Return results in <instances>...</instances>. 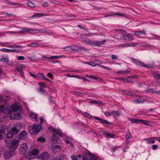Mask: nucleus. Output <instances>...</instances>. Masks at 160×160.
Listing matches in <instances>:
<instances>
[{
  "instance_id": "obj_16",
  "label": "nucleus",
  "mask_w": 160,
  "mask_h": 160,
  "mask_svg": "<svg viewBox=\"0 0 160 160\" xmlns=\"http://www.w3.org/2000/svg\"><path fill=\"white\" fill-rule=\"evenodd\" d=\"M71 49V51H73L74 52H78V51L81 50L82 49V48L80 47H74L73 46L72 47H69Z\"/></svg>"
},
{
  "instance_id": "obj_31",
  "label": "nucleus",
  "mask_w": 160,
  "mask_h": 160,
  "mask_svg": "<svg viewBox=\"0 0 160 160\" xmlns=\"http://www.w3.org/2000/svg\"><path fill=\"white\" fill-rule=\"evenodd\" d=\"M21 115L18 113H15L14 115V118L16 119H19L21 118Z\"/></svg>"
},
{
  "instance_id": "obj_62",
  "label": "nucleus",
  "mask_w": 160,
  "mask_h": 160,
  "mask_svg": "<svg viewBox=\"0 0 160 160\" xmlns=\"http://www.w3.org/2000/svg\"><path fill=\"white\" fill-rule=\"evenodd\" d=\"M69 47H72V46H68L67 47H65V48H63V49H68V51H71V49Z\"/></svg>"
},
{
  "instance_id": "obj_34",
  "label": "nucleus",
  "mask_w": 160,
  "mask_h": 160,
  "mask_svg": "<svg viewBox=\"0 0 160 160\" xmlns=\"http://www.w3.org/2000/svg\"><path fill=\"white\" fill-rule=\"evenodd\" d=\"M105 42V40H103V41L100 42L97 41V46H100V45L103 44Z\"/></svg>"
},
{
  "instance_id": "obj_64",
  "label": "nucleus",
  "mask_w": 160,
  "mask_h": 160,
  "mask_svg": "<svg viewBox=\"0 0 160 160\" xmlns=\"http://www.w3.org/2000/svg\"><path fill=\"white\" fill-rule=\"evenodd\" d=\"M39 92L41 93L42 94L44 92V90L42 88L39 89Z\"/></svg>"
},
{
  "instance_id": "obj_1",
  "label": "nucleus",
  "mask_w": 160,
  "mask_h": 160,
  "mask_svg": "<svg viewBox=\"0 0 160 160\" xmlns=\"http://www.w3.org/2000/svg\"><path fill=\"white\" fill-rule=\"evenodd\" d=\"M22 128V125L20 123L15 124L7 134L8 138H12L14 135H16Z\"/></svg>"
},
{
  "instance_id": "obj_39",
  "label": "nucleus",
  "mask_w": 160,
  "mask_h": 160,
  "mask_svg": "<svg viewBox=\"0 0 160 160\" xmlns=\"http://www.w3.org/2000/svg\"><path fill=\"white\" fill-rule=\"evenodd\" d=\"M112 112L113 113L117 116H118L120 114V112L117 111L113 110L112 111Z\"/></svg>"
},
{
  "instance_id": "obj_49",
  "label": "nucleus",
  "mask_w": 160,
  "mask_h": 160,
  "mask_svg": "<svg viewBox=\"0 0 160 160\" xmlns=\"http://www.w3.org/2000/svg\"><path fill=\"white\" fill-rule=\"evenodd\" d=\"M138 45L137 43H134L131 44H127V45L128 46H132V47H135L136 46Z\"/></svg>"
},
{
  "instance_id": "obj_45",
  "label": "nucleus",
  "mask_w": 160,
  "mask_h": 160,
  "mask_svg": "<svg viewBox=\"0 0 160 160\" xmlns=\"http://www.w3.org/2000/svg\"><path fill=\"white\" fill-rule=\"evenodd\" d=\"M152 139V138H145L144 139L146 141L148 142V143H151Z\"/></svg>"
},
{
  "instance_id": "obj_55",
  "label": "nucleus",
  "mask_w": 160,
  "mask_h": 160,
  "mask_svg": "<svg viewBox=\"0 0 160 160\" xmlns=\"http://www.w3.org/2000/svg\"><path fill=\"white\" fill-rule=\"evenodd\" d=\"M157 147H158V146L155 144L153 145L152 146V149L153 150H156V149H157Z\"/></svg>"
},
{
  "instance_id": "obj_4",
  "label": "nucleus",
  "mask_w": 160,
  "mask_h": 160,
  "mask_svg": "<svg viewBox=\"0 0 160 160\" xmlns=\"http://www.w3.org/2000/svg\"><path fill=\"white\" fill-rule=\"evenodd\" d=\"M42 126L38 124H35L32 129L33 132L35 134H37L42 129Z\"/></svg>"
},
{
  "instance_id": "obj_36",
  "label": "nucleus",
  "mask_w": 160,
  "mask_h": 160,
  "mask_svg": "<svg viewBox=\"0 0 160 160\" xmlns=\"http://www.w3.org/2000/svg\"><path fill=\"white\" fill-rule=\"evenodd\" d=\"M77 157H78V160H88L86 158L82 156L78 155Z\"/></svg>"
},
{
  "instance_id": "obj_11",
  "label": "nucleus",
  "mask_w": 160,
  "mask_h": 160,
  "mask_svg": "<svg viewBox=\"0 0 160 160\" xmlns=\"http://www.w3.org/2000/svg\"><path fill=\"white\" fill-rule=\"evenodd\" d=\"M1 51L7 52H18L19 51L16 49H10L6 48H2L0 49Z\"/></svg>"
},
{
  "instance_id": "obj_42",
  "label": "nucleus",
  "mask_w": 160,
  "mask_h": 160,
  "mask_svg": "<svg viewBox=\"0 0 160 160\" xmlns=\"http://www.w3.org/2000/svg\"><path fill=\"white\" fill-rule=\"evenodd\" d=\"M90 102L92 103L98 104H100L101 103V102L96 100H94L93 101H91Z\"/></svg>"
},
{
  "instance_id": "obj_12",
  "label": "nucleus",
  "mask_w": 160,
  "mask_h": 160,
  "mask_svg": "<svg viewBox=\"0 0 160 160\" xmlns=\"http://www.w3.org/2000/svg\"><path fill=\"white\" fill-rule=\"evenodd\" d=\"M117 15L120 16H124V14L120 13V12H116L114 13H112L111 15H106L105 16V18H106L108 17H110V16H114L115 15Z\"/></svg>"
},
{
  "instance_id": "obj_53",
  "label": "nucleus",
  "mask_w": 160,
  "mask_h": 160,
  "mask_svg": "<svg viewBox=\"0 0 160 160\" xmlns=\"http://www.w3.org/2000/svg\"><path fill=\"white\" fill-rule=\"evenodd\" d=\"M111 58L112 60L116 59L117 58V56L115 55H112L111 56Z\"/></svg>"
},
{
  "instance_id": "obj_61",
  "label": "nucleus",
  "mask_w": 160,
  "mask_h": 160,
  "mask_svg": "<svg viewBox=\"0 0 160 160\" xmlns=\"http://www.w3.org/2000/svg\"><path fill=\"white\" fill-rule=\"evenodd\" d=\"M37 77L41 78L43 76V74L42 73H38L37 74Z\"/></svg>"
},
{
  "instance_id": "obj_43",
  "label": "nucleus",
  "mask_w": 160,
  "mask_h": 160,
  "mask_svg": "<svg viewBox=\"0 0 160 160\" xmlns=\"http://www.w3.org/2000/svg\"><path fill=\"white\" fill-rule=\"evenodd\" d=\"M71 158L72 160H78V157L74 155H72Z\"/></svg>"
},
{
  "instance_id": "obj_51",
  "label": "nucleus",
  "mask_w": 160,
  "mask_h": 160,
  "mask_svg": "<svg viewBox=\"0 0 160 160\" xmlns=\"http://www.w3.org/2000/svg\"><path fill=\"white\" fill-rule=\"evenodd\" d=\"M105 114V115L108 117V116H110L111 115V114L109 112H106L104 113Z\"/></svg>"
},
{
  "instance_id": "obj_18",
  "label": "nucleus",
  "mask_w": 160,
  "mask_h": 160,
  "mask_svg": "<svg viewBox=\"0 0 160 160\" xmlns=\"http://www.w3.org/2000/svg\"><path fill=\"white\" fill-rule=\"evenodd\" d=\"M40 46L38 43L37 42H35L33 43H32L30 44H28L27 45L28 47H39Z\"/></svg>"
},
{
  "instance_id": "obj_6",
  "label": "nucleus",
  "mask_w": 160,
  "mask_h": 160,
  "mask_svg": "<svg viewBox=\"0 0 160 160\" xmlns=\"http://www.w3.org/2000/svg\"><path fill=\"white\" fill-rule=\"evenodd\" d=\"M10 151L5 152L3 156L5 159H8L14 156L15 153L14 150Z\"/></svg>"
},
{
  "instance_id": "obj_26",
  "label": "nucleus",
  "mask_w": 160,
  "mask_h": 160,
  "mask_svg": "<svg viewBox=\"0 0 160 160\" xmlns=\"http://www.w3.org/2000/svg\"><path fill=\"white\" fill-rule=\"evenodd\" d=\"M0 61L3 62H9L8 58H3L0 60Z\"/></svg>"
},
{
  "instance_id": "obj_13",
  "label": "nucleus",
  "mask_w": 160,
  "mask_h": 160,
  "mask_svg": "<svg viewBox=\"0 0 160 160\" xmlns=\"http://www.w3.org/2000/svg\"><path fill=\"white\" fill-rule=\"evenodd\" d=\"M31 117L32 118V119L34 121H37L38 115L34 112H31L30 113Z\"/></svg>"
},
{
  "instance_id": "obj_2",
  "label": "nucleus",
  "mask_w": 160,
  "mask_h": 160,
  "mask_svg": "<svg viewBox=\"0 0 160 160\" xmlns=\"http://www.w3.org/2000/svg\"><path fill=\"white\" fill-rule=\"evenodd\" d=\"M49 129L50 131H52L54 132V133L53 134V137L52 138V141L53 142H54V141H56V138L58 137V135L59 136H61V134L59 132H58L55 129L50 127L49 128Z\"/></svg>"
},
{
  "instance_id": "obj_15",
  "label": "nucleus",
  "mask_w": 160,
  "mask_h": 160,
  "mask_svg": "<svg viewBox=\"0 0 160 160\" xmlns=\"http://www.w3.org/2000/svg\"><path fill=\"white\" fill-rule=\"evenodd\" d=\"M123 38L126 41H132L133 39V37L129 34L124 36Z\"/></svg>"
},
{
  "instance_id": "obj_35",
  "label": "nucleus",
  "mask_w": 160,
  "mask_h": 160,
  "mask_svg": "<svg viewBox=\"0 0 160 160\" xmlns=\"http://www.w3.org/2000/svg\"><path fill=\"white\" fill-rule=\"evenodd\" d=\"M28 150H26V149L23 148H19V152L22 154H24Z\"/></svg>"
},
{
  "instance_id": "obj_14",
  "label": "nucleus",
  "mask_w": 160,
  "mask_h": 160,
  "mask_svg": "<svg viewBox=\"0 0 160 160\" xmlns=\"http://www.w3.org/2000/svg\"><path fill=\"white\" fill-rule=\"evenodd\" d=\"M65 158V155L61 154L57 156L53 160H63Z\"/></svg>"
},
{
  "instance_id": "obj_60",
  "label": "nucleus",
  "mask_w": 160,
  "mask_h": 160,
  "mask_svg": "<svg viewBox=\"0 0 160 160\" xmlns=\"http://www.w3.org/2000/svg\"><path fill=\"white\" fill-rule=\"evenodd\" d=\"M90 159L91 160H97V159L95 158V157L93 155L91 156Z\"/></svg>"
},
{
  "instance_id": "obj_44",
  "label": "nucleus",
  "mask_w": 160,
  "mask_h": 160,
  "mask_svg": "<svg viewBox=\"0 0 160 160\" xmlns=\"http://www.w3.org/2000/svg\"><path fill=\"white\" fill-rule=\"evenodd\" d=\"M5 113H7L8 114H10L11 113L12 111L8 109H6L4 111Z\"/></svg>"
},
{
  "instance_id": "obj_50",
  "label": "nucleus",
  "mask_w": 160,
  "mask_h": 160,
  "mask_svg": "<svg viewBox=\"0 0 160 160\" xmlns=\"http://www.w3.org/2000/svg\"><path fill=\"white\" fill-rule=\"evenodd\" d=\"M39 85L42 87H45L46 85L45 83L42 82H40L39 83Z\"/></svg>"
},
{
  "instance_id": "obj_58",
  "label": "nucleus",
  "mask_w": 160,
  "mask_h": 160,
  "mask_svg": "<svg viewBox=\"0 0 160 160\" xmlns=\"http://www.w3.org/2000/svg\"><path fill=\"white\" fill-rule=\"evenodd\" d=\"M18 65L19 66L20 68L22 69V70H23L25 68V66L24 65H22L21 64H19V65Z\"/></svg>"
},
{
  "instance_id": "obj_37",
  "label": "nucleus",
  "mask_w": 160,
  "mask_h": 160,
  "mask_svg": "<svg viewBox=\"0 0 160 160\" xmlns=\"http://www.w3.org/2000/svg\"><path fill=\"white\" fill-rule=\"evenodd\" d=\"M5 135L4 133L3 132V130H0V140L2 138L3 136Z\"/></svg>"
},
{
  "instance_id": "obj_48",
  "label": "nucleus",
  "mask_w": 160,
  "mask_h": 160,
  "mask_svg": "<svg viewBox=\"0 0 160 160\" xmlns=\"http://www.w3.org/2000/svg\"><path fill=\"white\" fill-rule=\"evenodd\" d=\"M7 3L8 5H10L14 6V5H16V4H17V3H14L13 2H7Z\"/></svg>"
},
{
  "instance_id": "obj_46",
  "label": "nucleus",
  "mask_w": 160,
  "mask_h": 160,
  "mask_svg": "<svg viewBox=\"0 0 160 160\" xmlns=\"http://www.w3.org/2000/svg\"><path fill=\"white\" fill-rule=\"evenodd\" d=\"M147 92L149 93H154L155 90L152 89H149L147 90Z\"/></svg>"
},
{
  "instance_id": "obj_32",
  "label": "nucleus",
  "mask_w": 160,
  "mask_h": 160,
  "mask_svg": "<svg viewBox=\"0 0 160 160\" xmlns=\"http://www.w3.org/2000/svg\"><path fill=\"white\" fill-rule=\"evenodd\" d=\"M65 142L67 144H68L69 146H71L72 147L73 146V145L72 143V142L71 141L68 140V139H65Z\"/></svg>"
},
{
  "instance_id": "obj_28",
  "label": "nucleus",
  "mask_w": 160,
  "mask_h": 160,
  "mask_svg": "<svg viewBox=\"0 0 160 160\" xmlns=\"http://www.w3.org/2000/svg\"><path fill=\"white\" fill-rule=\"evenodd\" d=\"M21 148H23L26 150H28V148L26 143H23L22 144L20 147Z\"/></svg>"
},
{
  "instance_id": "obj_21",
  "label": "nucleus",
  "mask_w": 160,
  "mask_h": 160,
  "mask_svg": "<svg viewBox=\"0 0 160 160\" xmlns=\"http://www.w3.org/2000/svg\"><path fill=\"white\" fill-rule=\"evenodd\" d=\"M12 109L13 112H15L20 110V108L18 105H13L12 107Z\"/></svg>"
},
{
  "instance_id": "obj_57",
  "label": "nucleus",
  "mask_w": 160,
  "mask_h": 160,
  "mask_svg": "<svg viewBox=\"0 0 160 160\" xmlns=\"http://www.w3.org/2000/svg\"><path fill=\"white\" fill-rule=\"evenodd\" d=\"M4 105H0V112L4 111Z\"/></svg>"
},
{
  "instance_id": "obj_23",
  "label": "nucleus",
  "mask_w": 160,
  "mask_h": 160,
  "mask_svg": "<svg viewBox=\"0 0 160 160\" xmlns=\"http://www.w3.org/2000/svg\"><path fill=\"white\" fill-rule=\"evenodd\" d=\"M44 15V14L42 13H36L34 15H33L31 17L32 18H35L36 17H42Z\"/></svg>"
},
{
  "instance_id": "obj_19",
  "label": "nucleus",
  "mask_w": 160,
  "mask_h": 160,
  "mask_svg": "<svg viewBox=\"0 0 160 160\" xmlns=\"http://www.w3.org/2000/svg\"><path fill=\"white\" fill-rule=\"evenodd\" d=\"M152 76L155 78L158 79H160V74L157 72H153L152 73Z\"/></svg>"
},
{
  "instance_id": "obj_10",
  "label": "nucleus",
  "mask_w": 160,
  "mask_h": 160,
  "mask_svg": "<svg viewBox=\"0 0 160 160\" xmlns=\"http://www.w3.org/2000/svg\"><path fill=\"white\" fill-rule=\"evenodd\" d=\"M30 32V33H32L33 32H32V29L25 28H22V30H20L19 32H18L17 33L24 34L25 32Z\"/></svg>"
},
{
  "instance_id": "obj_29",
  "label": "nucleus",
  "mask_w": 160,
  "mask_h": 160,
  "mask_svg": "<svg viewBox=\"0 0 160 160\" xmlns=\"http://www.w3.org/2000/svg\"><path fill=\"white\" fill-rule=\"evenodd\" d=\"M37 141L40 142H46V140L44 138H43L42 137H40L38 138Z\"/></svg>"
},
{
  "instance_id": "obj_30",
  "label": "nucleus",
  "mask_w": 160,
  "mask_h": 160,
  "mask_svg": "<svg viewBox=\"0 0 160 160\" xmlns=\"http://www.w3.org/2000/svg\"><path fill=\"white\" fill-rule=\"evenodd\" d=\"M130 121L132 123H137L139 122V119H131Z\"/></svg>"
},
{
  "instance_id": "obj_27",
  "label": "nucleus",
  "mask_w": 160,
  "mask_h": 160,
  "mask_svg": "<svg viewBox=\"0 0 160 160\" xmlns=\"http://www.w3.org/2000/svg\"><path fill=\"white\" fill-rule=\"evenodd\" d=\"M61 146L59 145H55L54 146L53 148V149L54 151H57L58 150L60 149Z\"/></svg>"
},
{
  "instance_id": "obj_9",
  "label": "nucleus",
  "mask_w": 160,
  "mask_h": 160,
  "mask_svg": "<svg viewBox=\"0 0 160 160\" xmlns=\"http://www.w3.org/2000/svg\"><path fill=\"white\" fill-rule=\"evenodd\" d=\"M94 119L96 120H98L102 124L105 123L107 124H110V123L109 121L106 120H104L103 119H101L98 117H95L94 118Z\"/></svg>"
},
{
  "instance_id": "obj_22",
  "label": "nucleus",
  "mask_w": 160,
  "mask_h": 160,
  "mask_svg": "<svg viewBox=\"0 0 160 160\" xmlns=\"http://www.w3.org/2000/svg\"><path fill=\"white\" fill-rule=\"evenodd\" d=\"M16 68L17 71L21 73V76L23 75V70H22V69L18 65L16 66Z\"/></svg>"
},
{
  "instance_id": "obj_40",
  "label": "nucleus",
  "mask_w": 160,
  "mask_h": 160,
  "mask_svg": "<svg viewBox=\"0 0 160 160\" xmlns=\"http://www.w3.org/2000/svg\"><path fill=\"white\" fill-rule=\"evenodd\" d=\"M73 94L79 96L80 95L82 94V93L81 92H80L76 91V92H73Z\"/></svg>"
},
{
  "instance_id": "obj_54",
  "label": "nucleus",
  "mask_w": 160,
  "mask_h": 160,
  "mask_svg": "<svg viewBox=\"0 0 160 160\" xmlns=\"http://www.w3.org/2000/svg\"><path fill=\"white\" fill-rule=\"evenodd\" d=\"M29 74L30 76L32 77H33L34 78H37V75H35L32 73L31 72H29Z\"/></svg>"
},
{
  "instance_id": "obj_63",
  "label": "nucleus",
  "mask_w": 160,
  "mask_h": 160,
  "mask_svg": "<svg viewBox=\"0 0 160 160\" xmlns=\"http://www.w3.org/2000/svg\"><path fill=\"white\" fill-rule=\"evenodd\" d=\"M154 93L156 94L160 95V90H155Z\"/></svg>"
},
{
  "instance_id": "obj_41",
  "label": "nucleus",
  "mask_w": 160,
  "mask_h": 160,
  "mask_svg": "<svg viewBox=\"0 0 160 160\" xmlns=\"http://www.w3.org/2000/svg\"><path fill=\"white\" fill-rule=\"evenodd\" d=\"M94 63L96 64V65L101 64L102 63V61L100 60H95L94 61Z\"/></svg>"
},
{
  "instance_id": "obj_33",
  "label": "nucleus",
  "mask_w": 160,
  "mask_h": 160,
  "mask_svg": "<svg viewBox=\"0 0 160 160\" xmlns=\"http://www.w3.org/2000/svg\"><path fill=\"white\" fill-rule=\"evenodd\" d=\"M104 134L107 136V137L113 138L114 135L112 134L109 133L107 132H104Z\"/></svg>"
},
{
  "instance_id": "obj_7",
  "label": "nucleus",
  "mask_w": 160,
  "mask_h": 160,
  "mask_svg": "<svg viewBox=\"0 0 160 160\" xmlns=\"http://www.w3.org/2000/svg\"><path fill=\"white\" fill-rule=\"evenodd\" d=\"M50 156V155L48 152H45L41 153L38 157L40 159L46 160L49 158Z\"/></svg>"
},
{
  "instance_id": "obj_25",
  "label": "nucleus",
  "mask_w": 160,
  "mask_h": 160,
  "mask_svg": "<svg viewBox=\"0 0 160 160\" xmlns=\"http://www.w3.org/2000/svg\"><path fill=\"white\" fill-rule=\"evenodd\" d=\"M90 78L99 81H101L102 80V79L101 78L93 75H91V76Z\"/></svg>"
},
{
  "instance_id": "obj_3",
  "label": "nucleus",
  "mask_w": 160,
  "mask_h": 160,
  "mask_svg": "<svg viewBox=\"0 0 160 160\" xmlns=\"http://www.w3.org/2000/svg\"><path fill=\"white\" fill-rule=\"evenodd\" d=\"M28 135L27 132L25 130L21 132L18 135V138L19 140H25L28 138Z\"/></svg>"
},
{
  "instance_id": "obj_59",
  "label": "nucleus",
  "mask_w": 160,
  "mask_h": 160,
  "mask_svg": "<svg viewBox=\"0 0 160 160\" xmlns=\"http://www.w3.org/2000/svg\"><path fill=\"white\" fill-rule=\"evenodd\" d=\"M146 122L147 121H146L139 119V122H141L142 123L144 124L145 125H148V124L146 123Z\"/></svg>"
},
{
  "instance_id": "obj_17",
  "label": "nucleus",
  "mask_w": 160,
  "mask_h": 160,
  "mask_svg": "<svg viewBox=\"0 0 160 160\" xmlns=\"http://www.w3.org/2000/svg\"><path fill=\"white\" fill-rule=\"evenodd\" d=\"M62 57V56H51L50 57H48L45 56L42 57V58L45 60H46L44 58H47L49 59H54L56 58H60Z\"/></svg>"
},
{
  "instance_id": "obj_5",
  "label": "nucleus",
  "mask_w": 160,
  "mask_h": 160,
  "mask_svg": "<svg viewBox=\"0 0 160 160\" xmlns=\"http://www.w3.org/2000/svg\"><path fill=\"white\" fill-rule=\"evenodd\" d=\"M11 146H10V149L14 150L18 147L19 145L18 140L14 139L11 143Z\"/></svg>"
},
{
  "instance_id": "obj_56",
  "label": "nucleus",
  "mask_w": 160,
  "mask_h": 160,
  "mask_svg": "<svg viewBox=\"0 0 160 160\" xmlns=\"http://www.w3.org/2000/svg\"><path fill=\"white\" fill-rule=\"evenodd\" d=\"M142 33H143L142 32V31H137V32H135V34H136V35H139V34H142Z\"/></svg>"
},
{
  "instance_id": "obj_24",
  "label": "nucleus",
  "mask_w": 160,
  "mask_h": 160,
  "mask_svg": "<svg viewBox=\"0 0 160 160\" xmlns=\"http://www.w3.org/2000/svg\"><path fill=\"white\" fill-rule=\"evenodd\" d=\"M28 6L30 8H35V5L31 1H28L27 2Z\"/></svg>"
},
{
  "instance_id": "obj_47",
  "label": "nucleus",
  "mask_w": 160,
  "mask_h": 160,
  "mask_svg": "<svg viewBox=\"0 0 160 160\" xmlns=\"http://www.w3.org/2000/svg\"><path fill=\"white\" fill-rule=\"evenodd\" d=\"M33 31H38L39 32H44V30L43 29H32V32Z\"/></svg>"
},
{
  "instance_id": "obj_20",
  "label": "nucleus",
  "mask_w": 160,
  "mask_h": 160,
  "mask_svg": "<svg viewBox=\"0 0 160 160\" xmlns=\"http://www.w3.org/2000/svg\"><path fill=\"white\" fill-rule=\"evenodd\" d=\"M39 151L37 149H33L31 152V154L33 155H38L39 154Z\"/></svg>"
},
{
  "instance_id": "obj_52",
  "label": "nucleus",
  "mask_w": 160,
  "mask_h": 160,
  "mask_svg": "<svg viewBox=\"0 0 160 160\" xmlns=\"http://www.w3.org/2000/svg\"><path fill=\"white\" fill-rule=\"evenodd\" d=\"M25 58L23 56H19L18 57V60H24Z\"/></svg>"
},
{
  "instance_id": "obj_38",
  "label": "nucleus",
  "mask_w": 160,
  "mask_h": 160,
  "mask_svg": "<svg viewBox=\"0 0 160 160\" xmlns=\"http://www.w3.org/2000/svg\"><path fill=\"white\" fill-rule=\"evenodd\" d=\"M131 137L130 132H128L126 135V139L128 141Z\"/></svg>"
},
{
  "instance_id": "obj_8",
  "label": "nucleus",
  "mask_w": 160,
  "mask_h": 160,
  "mask_svg": "<svg viewBox=\"0 0 160 160\" xmlns=\"http://www.w3.org/2000/svg\"><path fill=\"white\" fill-rule=\"evenodd\" d=\"M132 60L134 62H136L137 64H138L140 66H143L144 67L149 68H152V67L148 65H145L144 63L141 62L137 59L132 58Z\"/></svg>"
}]
</instances>
